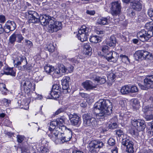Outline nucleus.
<instances>
[{
	"label": "nucleus",
	"instance_id": "f257e3e1",
	"mask_svg": "<svg viewBox=\"0 0 153 153\" xmlns=\"http://www.w3.org/2000/svg\"><path fill=\"white\" fill-rule=\"evenodd\" d=\"M94 107L93 111L97 119H103L112 112V104L109 100H100L94 104Z\"/></svg>",
	"mask_w": 153,
	"mask_h": 153
},
{
	"label": "nucleus",
	"instance_id": "f03ea898",
	"mask_svg": "<svg viewBox=\"0 0 153 153\" xmlns=\"http://www.w3.org/2000/svg\"><path fill=\"white\" fill-rule=\"evenodd\" d=\"M40 18L41 24L42 25L46 26L50 24L48 29L50 33L56 32L62 28L61 22L56 21L54 18L49 15H41Z\"/></svg>",
	"mask_w": 153,
	"mask_h": 153
},
{
	"label": "nucleus",
	"instance_id": "7ed1b4c3",
	"mask_svg": "<svg viewBox=\"0 0 153 153\" xmlns=\"http://www.w3.org/2000/svg\"><path fill=\"white\" fill-rule=\"evenodd\" d=\"M132 126L130 130L131 134L133 135H137L138 132L144 130L146 125L144 120L134 119L131 120Z\"/></svg>",
	"mask_w": 153,
	"mask_h": 153
},
{
	"label": "nucleus",
	"instance_id": "20e7f679",
	"mask_svg": "<svg viewBox=\"0 0 153 153\" xmlns=\"http://www.w3.org/2000/svg\"><path fill=\"white\" fill-rule=\"evenodd\" d=\"M21 90L27 94L30 91H34L35 89V84L31 78H23L21 82Z\"/></svg>",
	"mask_w": 153,
	"mask_h": 153
},
{
	"label": "nucleus",
	"instance_id": "39448f33",
	"mask_svg": "<svg viewBox=\"0 0 153 153\" xmlns=\"http://www.w3.org/2000/svg\"><path fill=\"white\" fill-rule=\"evenodd\" d=\"M109 47L107 45H102V51L105 53H107L105 56V58L108 61L116 62L118 58L119 55L115 52L109 51Z\"/></svg>",
	"mask_w": 153,
	"mask_h": 153
},
{
	"label": "nucleus",
	"instance_id": "423d86ee",
	"mask_svg": "<svg viewBox=\"0 0 153 153\" xmlns=\"http://www.w3.org/2000/svg\"><path fill=\"white\" fill-rule=\"evenodd\" d=\"M14 66L18 68L19 70L24 71L25 70H30L32 68V66L29 65H23L22 66H19V65L24 62L27 64V61L25 57H17L13 60Z\"/></svg>",
	"mask_w": 153,
	"mask_h": 153
},
{
	"label": "nucleus",
	"instance_id": "0eeeda50",
	"mask_svg": "<svg viewBox=\"0 0 153 153\" xmlns=\"http://www.w3.org/2000/svg\"><path fill=\"white\" fill-rule=\"evenodd\" d=\"M90 31L89 28L85 26H82L78 30V33L77 35L78 39L82 42L86 41Z\"/></svg>",
	"mask_w": 153,
	"mask_h": 153
},
{
	"label": "nucleus",
	"instance_id": "6e6552de",
	"mask_svg": "<svg viewBox=\"0 0 153 153\" xmlns=\"http://www.w3.org/2000/svg\"><path fill=\"white\" fill-rule=\"evenodd\" d=\"M84 126H85L95 127L97 125L96 119L91 117L87 114H85L82 116Z\"/></svg>",
	"mask_w": 153,
	"mask_h": 153
},
{
	"label": "nucleus",
	"instance_id": "1a4fd4ad",
	"mask_svg": "<svg viewBox=\"0 0 153 153\" xmlns=\"http://www.w3.org/2000/svg\"><path fill=\"white\" fill-rule=\"evenodd\" d=\"M153 36V33L151 30H142L137 34V38L142 42L148 41Z\"/></svg>",
	"mask_w": 153,
	"mask_h": 153
},
{
	"label": "nucleus",
	"instance_id": "9d476101",
	"mask_svg": "<svg viewBox=\"0 0 153 153\" xmlns=\"http://www.w3.org/2000/svg\"><path fill=\"white\" fill-rule=\"evenodd\" d=\"M110 8V13L114 17L119 16L121 12V7L120 3L118 1L111 3Z\"/></svg>",
	"mask_w": 153,
	"mask_h": 153
},
{
	"label": "nucleus",
	"instance_id": "9b49d317",
	"mask_svg": "<svg viewBox=\"0 0 153 153\" xmlns=\"http://www.w3.org/2000/svg\"><path fill=\"white\" fill-rule=\"evenodd\" d=\"M65 134L61 133V137H59L58 144H62L70 141L72 137V132L71 129L67 128L64 132Z\"/></svg>",
	"mask_w": 153,
	"mask_h": 153
},
{
	"label": "nucleus",
	"instance_id": "f8f14e48",
	"mask_svg": "<svg viewBox=\"0 0 153 153\" xmlns=\"http://www.w3.org/2000/svg\"><path fill=\"white\" fill-rule=\"evenodd\" d=\"M104 145L103 142L99 140H93L89 144V151L91 153H96L97 149L102 148Z\"/></svg>",
	"mask_w": 153,
	"mask_h": 153
},
{
	"label": "nucleus",
	"instance_id": "ddd939ff",
	"mask_svg": "<svg viewBox=\"0 0 153 153\" xmlns=\"http://www.w3.org/2000/svg\"><path fill=\"white\" fill-rule=\"evenodd\" d=\"M68 117L72 125L77 127L80 126L81 122L80 117L77 114H70L68 115Z\"/></svg>",
	"mask_w": 153,
	"mask_h": 153
},
{
	"label": "nucleus",
	"instance_id": "4468645a",
	"mask_svg": "<svg viewBox=\"0 0 153 153\" xmlns=\"http://www.w3.org/2000/svg\"><path fill=\"white\" fill-rule=\"evenodd\" d=\"M62 131L59 130V128H56L55 129L53 128V129L51 134H49L48 136L56 144H58L59 139L58 138V136L60 135L59 132Z\"/></svg>",
	"mask_w": 153,
	"mask_h": 153
},
{
	"label": "nucleus",
	"instance_id": "2eb2a0df",
	"mask_svg": "<svg viewBox=\"0 0 153 153\" xmlns=\"http://www.w3.org/2000/svg\"><path fill=\"white\" fill-rule=\"evenodd\" d=\"M29 19L28 22L29 23H37L40 22V17L38 14L35 11H29L28 12Z\"/></svg>",
	"mask_w": 153,
	"mask_h": 153
},
{
	"label": "nucleus",
	"instance_id": "dca6fc26",
	"mask_svg": "<svg viewBox=\"0 0 153 153\" xmlns=\"http://www.w3.org/2000/svg\"><path fill=\"white\" fill-rule=\"evenodd\" d=\"M145 90L153 88V75H148L144 80Z\"/></svg>",
	"mask_w": 153,
	"mask_h": 153
},
{
	"label": "nucleus",
	"instance_id": "f3484780",
	"mask_svg": "<svg viewBox=\"0 0 153 153\" xmlns=\"http://www.w3.org/2000/svg\"><path fill=\"white\" fill-rule=\"evenodd\" d=\"M16 27V25L15 22L13 21L10 20L7 21L4 26V30L7 29L8 30V32L14 30Z\"/></svg>",
	"mask_w": 153,
	"mask_h": 153
},
{
	"label": "nucleus",
	"instance_id": "a211bd4d",
	"mask_svg": "<svg viewBox=\"0 0 153 153\" xmlns=\"http://www.w3.org/2000/svg\"><path fill=\"white\" fill-rule=\"evenodd\" d=\"M130 5L132 8L136 11H140L142 9V3L140 1L134 0L131 3Z\"/></svg>",
	"mask_w": 153,
	"mask_h": 153
},
{
	"label": "nucleus",
	"instance_id": "6ab92c4d",
	"mask_svg": "<svg viewBox=\"0 0 153 153\" xmlns=\"http://www.w3.org/2000/svg\"><path fill=\"white\" fill-rule=\"evenodd\" d=\"M82 85L86 90L92 89L96 88V86L93 85L91 81L87 80L82 83Z\"/></svg>",
	"mask_w": 153,
	"mask_h": 153
},
{
	"label": "nucleus",
	"instance_id": "aec40b11",
	"mask_svg": "<svg viewBox=\"0 0 153 153\" xmlns=\"http://www.w3.org/2000/svg\"><path fill=\"white\" fill-rule=\"evenodd\" d=\"M125 146L126 147V151L129 153H132L134 152L133 143L132 141L129 140L125 141Z\"/></svg>",
	"mask_w": 153,
	"mask_h": 153
},
{
	"label": "nucleus",
	"instance_id": "412c9836",
	"mask_svg": "<svg viewBox=\"0 0 153 153\" xmlns=\"http://www.w3.org/2000/svg\"><path fill=\"white\" fill-rule=\"evenodd\" d=\"M66 119L64 117H61L56 119L57 121L58 122L59 130H61L62 131L64 132L67 128L66 127L63 125Z\"/></svg>",
	"mask_w": 153,
	"mask_h": 153
},
{
	"label": "nucleus",
	"instance_id": "4be33fe9",
	"mask_svg": "<svg viewBox=\"0 0 153 153\" xmlns=\"http://www.w3.org/2000/svg\"><path fill=\"white\" fill-rule=\"evenodd\" d=\"M70 80L69 77L66 76L61 80L62 89L67 90L69 88V82Z\"/></svg>",
	"mask_w": 153,
	"mask_h": 153
},
{
	"label": "nucleus",
	"instance_id": "5701e85b",
	"mask_svg": "<svg viewBox=\"0 0 153 153\" xmlns=\"http://www.w3.org/2000/svg\"><path fill=\"white\" fill-rule=\"evenodd\" d=\"M145 51L143 50L136 51L134 54L135 59L138 60L139 59L143 60L144 59V56L146 55L147 53H144Z\"/></svg>",
	"mask_w": 153,
	"mask_h": 153
},
{
	"label": "nucleus",
	"instance_id": "b1692460",
	"mask_svg": "<svg viewBox=\"0 0 153 153\" xmlns=\"http://www.w3.org/2000/svg\"><path fill=\"white\" fill-rule=\"evenodd\" d=\"M97 24L101 25H104L108 24L107 18L100 17L97 19Z\"/></svg>",
	"mask_w": 153,
	"mask_h": 153
},
{
	"label": "nucleus",
	"instance_id": "393cba45",
	"mask_svg": "<svg viewBox=\"0 0 153 153\" xmlns=\"http://www.w3.org/2000/svg\"><path fill=\"white\" fill-rule=\"evenodd\" d=\"M1 74L3 75L6 74L15 76L16 73L13 71V68H6L5 70L2 72Z\"/></svg>",
	"mask_w": 153,
	"mask_h": 153
},
{
	"label": "nucleus",
	"instance_id": "a878e982",
	"mask_svg": "<svg viewBox=\"0 0 153 153\" xmlns=\"http://www.w3.org/2000/svg\"><path fill=\"white\" fill-rule=\"evenodd\" d=\"M143 110L144 113L150 114L153 111V105L151 104L150 105H147L143 107Z\"/></svg>",
	"mask_w": 153,
	"mask_h": 153
},
{
	"label": "nucleus",
	"instance_id": "bb28decb",
	"mask_svg": "<svg viewBox=\"0 0 153 153\" xmlns=\"http://www.w3.org/2000/svg\"><path fill=\"white\" fill-rule=\"evenodd\" d=\"M117 41L116 38L114 36H111L109 39V41L108 44L110 46L114 47L116 45Z\"/></svg>",
	"mask_w": 153,
	"mask_h": 153
},
{
	"label": "nucleus",
	"instance_id": "cd10ccee",
	"mask_svg": "<svg viewBox=\"0 0 153 153\" xmlns=\"http://www.w3.org/2000/svg\"><path fill=\"white\" fill-rule=\"evenodd\" d=\"M113 120H114L115 122L117 121V117H114L111 119V123L108 125V127L110 128L114 129L116 128L117 127V125L116 122L112 123L113 122Z\"/></svg>",
	"mask_w": 153,
	"mask_h": 153
},
{
	"label": "nucleus",
	"instance_id": "c85d7f7f",
	"mask_svg": "<svg viewBox=\"0 0 153 153\" xmlns=\"http://www.w3.org/2000/svg\"><path fill=\"white\" fill-rule=\"evenodd\" d=\"M39 146V144H37L36 146V149L39 152L42 153H48L49 152V150L48 148L42 146L40 148L37 147Z\"/></svg>",
	"mask_w": 153,
	"mask_h": 153
},
{
	"label": "nucleus",
	"instance_id": "c756f323",
	"mask_svg": "<svg viewBox=\"0 0 153 153\" xmlns=\"http://www.w3.org/2000/svg\"><path fill=\"white\" fill-rule=\"evenodd\" d=\"M16 40V33H14L9 37L8 44L13 45Z\"/></svg>",
	"mask_w": 153,
	"mask_h": 153
},
{
	"label": "nucleus",
	"instance_id": "7c9ffc66",
	"mask_svg": "<svg viewBox=\"0 0 153 153\" xmlns=\"http://www.w3.org/2000/svg\"><path fill=\"white\" fill-rule=\"evenodd\" d=\"M83 46L84 51L86 52V54L89 55L92 50L89 44L88 43H84Z\"/></svg>",
	"mask_w": 153,
	"mask_h": 153
},
{
	"label": "nucleus",
	"instance_id": "2f4dec72",
	"mask_svg": "<svg viewBox=\"0 0 153 153\" xmlns=\"http://www.w3.org/2000/svg\"><path fill=\"white\" fill-rule=\"evenodd\" d=\"M44 69L47 73L50 74L54 71V68L51 65H47L45 66Z\"/></svg>",
	"mask_w": 153,
	"mask_h": 153
},
{
	"label": "nucleus",
	"instance_id": "473e14b6",
	"mask_svg": "<svg viewBox=\"0 0 153 153\" xmlns=\"http://www.w3.org/2000/svg\"><path fill=\"white\" fill-rule=\"evenodd\" d=\"M90 41L91 42L97 43L100 41V39L98 36H94L91 37Z\"/></svg>",
	"mask_w": 153,
	"mask_h": 153
},
{
	"label": "nucleus",
	"instance_id": "72a5a7b5",
	"mask_svg": "<svg viewBox=\"0 0 153 153\" xmlns=\"http://www.w3.org/2000/svg\"><path fill=\"white\" fill-rule=\"evenodd\" d=\"M50 94V96L49 97L50 98L56 99L58 97L59 95L58 92L52 90L51 91L50 93H49Z\"/></svg>",
	"mask_w": 153,
	"mask_h": 153
},
{
	"label": "nucleus",
	"instance_id": "f704fd0d",
	"mask_svg": "<svg viewBox=\"0 0 153 153\" xmlns=\"http://www.w3.org/2000/svg\"><path fill=\"white\" fill-rule=\"evenodd\" d=\"M147 53L146 55L144 56V59L146 60H152L153 59V56L152 54L150 53L148 51H145L144 53Z\"/></svg>",
	"mask_w": 153,
	"mask_h": 153
},
{
	"label": "nucleus",
	"instance_id": "c9c22d12",
	"mask_svg": "<svg viewBox=\"0 0 153 153\" xmlns=\"http://www.w3.org/2000/svg\"><path fill=\"white\" fill-rule=\"evenodd\" d=\"M45 50L48 51L49 52H53L55 49V48L53 45L51 43H50L46 47Z\"/></svg>",
	"mask_w": 153,
	"mask_h": 153
},
{
	"label": "nucleus",
	"instance_id": "e433bc0d",
	"mask_svg": "<svg viewBox=\"0 0 153 153\" xmlns=\"http://www.w3.org/2000/svg\"><path fill=\"white\" fill-rule=\"evenodd\" d=\"M132 103V106L135 108H138L140 106V102L138 100L136 99H134L131 100Z\"/></svg>",
	"mask_w": 153,
	"mask_h": 153
},
{
	"label": "nucleus",
	"instance_id": "4c0bfd02",
	"mask_svg": "<svg viewBox=\"0 0 153 153\" xmlns=\"http://www.w3.org/2000/svg\"><path fill=\"white\" fill-rule=\"evenodd\" d=\"M58 67L60 70L61 72L62 73H65L66 72L67 70V69L62 64H59L58 65Z\"/></svg>",
	"mask_w": 153,
	"mask_h": 153
},
{
	"label": "nucleus",
	"instance_id": "58836bf2",
	"mask_svg": "<svg viewBox=\"0 0 153 153\" xmlns=\"http://www.w3.org/2000/svg\"><path fill=\"white\" fill-rule=\"evenodd\" d=\"M153 21L149 22L146 23L145 26L146 27L147 29V30H151L152 31V26Z\"/></svg>",
	"mask_w": 153,
	"mask_h": 153
},
{
	"label": "nucleus",
	"instance_id": "ea45409f",
	"mask_svg": "<svg viewBox=\"0 0 153 153\" xmlns=\"http://www.w3.org/2000/svg\"><path fill=\"white\" fill-rule=\"evenodd\" d=\"M50 126L55 128V127L59 128V125L58 124V122L56 120V121H53L51 122L50 123Z\"/></svg>",
	"mask_w": 153,
	"mask_h": 153
},
{
	"label": "nucleus",
	"instance_id": "a19ab883",
	"mask_svg": "<svg viewBox=\"0 0 153 153\" xmlns=\"http://www.w3.org/2000/svg\"><path fill=\"white\" fill-rule=\"evenodd\" d=\"M16 38H17L18 39L17 42L18 43H21L22 42V41L24 39V37L20 34L16 33Z\"/></svg>",
	"mask_w": 153,
	"mask_h": 153
},
{
	"label": "nucleus",
	"instance_id": "79ce46f5",
	"mask_svg": "<svg viewBox=\"0 0 153 153\" xmlns=\"http://www.w3.org/2000/svg\"><path fill=\"white\" fill-rule=\"evenodd\" d=\"M17 138L18 142L21 143L24 140L25 137L24 136L19 135L17 136Z\"/></svg>",
	"mask_w": 153,
	"mask_h": 153
},
{
	"label": "nucleus",
	"instance_id": "37998d69",
	"mask_svg": "<svg viewBox=\"0 0 153 153\" xmlns=\"http://www.w3.org/2000/svg\"><path fill=\"white\" fill-rule=\"evenodd\" d=\"M128 13L129 16L133 18L135 16V11H133L131 8L129 9L128 11Z\"/></svg>",
	"mask_w": 153,
	"mask_h": 153
},
{
	"label": "nucleus",
	"instance_id": "c03bdc74",
	"mask_svg": "<svg viewBox=\"0 0 153 153\" xmlns=\"http://www.w3.org/2000/svg\"><path fill=\"white\" fill-rule=\"evenodd\" d=\"M115 141L113 138H110L108 140V145L110 146H113L115 144Z\"/></svg>",
	"mask_w": 153,
	"mask_h": 153
},
{
	"label": "nucleus",
	"instance_id": "a18cd8bd",
	"mask_svg": "<svg viewBox=\"0 0 153 153\" xmlns=\"http://www.w3.org/2000/svg\"><path fill=\"white\" fill-rule=\"evenodd\" d=\"M101 79L100 82V84L104 83L105 82L106 80L105 78L99 76H97L96 77V80H99L98 79Z\"/></svg>",
	"mask_w": 153,
	"mask_h": 153
},
{
	"label": "nucleus",
	"instance_id": "49530a36",
	"mask_svg": "<svg viewBox=\"0 0 153 153\" xmlns=\"http://www.w3.org/2000/svg\"><path fill=\"white\" fill-rule=\"evenodd\" d=\"M148 14L149 16L151 18V19L153 20V9H150L148 10Z\"/></svg>",
	"mask_w": 153,
	"mask_h": 153
},
{
	"label": "nucleus",
	"instance_id": "de8ad7c7",
	"mask_svg": "<svg viewBox=\"0 0 153 153\" xmlns=\"http://www.w3.org/2000/svg\"><path fill=\"white\" fill-rule=\"evenodd\" d=\"M65 111L64 108H61L57 110L55 113V115H58L59 114L64 112Z\"/></svg>",
	"mask_w": 153,
	"mask_h": 153
},
{
	"label": "nucleus",
	"instance_id": "09e8293b",
	"mask_svg": "<svg viewBox=\"0 0 153 153\" xmlns=\"http://www.w3.org/2000/svg\"><path fill=\"white\" fill-rule=\"evenodd\" d=\"M131 92V86L127 85L125 86V94H127Z\"/></svg>",
	"mask_w": 153,
	"mask_h": 153
},
{
	"label": "nucleus",
	"instance_id": "8fccbe9b",
	"mask_svg": "<svg viewBox=\"0 0 153 153\" xmlns=\"http://www.w3.org/2000/svg\"><path fill=\"white\" fill-rule=\"evenodd\" d=\"M138 91L137 88L135 86H131V92L132 93H135Z\"/></svg>",
	"mask_w": 153,
	"mask_h": 153
},
{
	"label": "nucleus",
	"instance_id": "3c124183",
	"mask_svg": "<svg viewBox=\"0 0 153 153\" xmlns=\"http://www.w3.org/2000/svg\"><path fill=\"white\" fill-rule=\"evenodd\" d=\"M25 42L26 43V45L28 46L29 48H31L33 46V44L32 42L30 41V40H25Z\"/></svg>",
	"mask_w": 153,
	"mask_h": 153
},
{
	"label": "nucleus",
	"instance_id": "603ef678",
	"mask_svg": "<svg viewBox=\"0 0 153 153\" xmlns=\"http://www.w3.org/2000/svg\"><path fill=\"white\" fill-rule=\"evenodd\" d=\"M32 96L33 98L34 99H35L39 98L40 99H41L42 97L41 95H37L36 93H33Z\"/></svg>",
	"mask_w": 153,
	"mask_h": 153
},
{
	"label": "nucleus",
	"instance_id": "864d4df0",
	"mask_svg": "<svg viewBox=\"0 0 153 153\" xmlns=\"http://www.w3.org/2000/svg\"><path fill=\"white\" fill-rule=\"evenodd\" d=\"M116 133L117 134L118 136L119 137H122V136H123V137L124 136L123 131L121 129L117 130Z\"/></svg>",
	"mask_w": 153,
	"mask_h": 153
},
{
	"label": "nucleus",
	"instance_id": "5fc2aeb1",
	"mask_svg": "<svg viewBox=\"0 0 153 153\" xmlns=\"http://www.w3.org/2000/svg\"><path fill=\"white\" fill-rule=\"evenodd\" d=\"M2 101L7 106L9 105V104L10 103V100H8L4 98L2 100Z\"/></svg>",
	"mask_w": 153,
	"mask_h": 153
},
{
	"label": "nucleus",
	"instance_id": "6e6d98bb",
	"mask_svg": "<svg viewBox=\"0 0 153 153\" xmlns=\"http://www.w3.org/2000/svg\"><path fill=\"white\" fill-rule=\"evenodd\" d=\"M60 71V70H59V68L58 67V68H56L55 70L54 74L58 75V76H59L61 75V74L62 73Z\"/></svg>",
	"mask_w": 153,
	"mask_h": 153
},
{
	"label": "nucleus",
	"instance_id": "4d7b16f0",
	"mask_svg": "<svg viewBox=\"0 0 153 153\" xmlns=\"http://www.w3.org/2000/svg\"><path fill=\"white\" fill-rule=\"evenodd\" d=\"M145 118L147 120H152L153 119V115L151 114L146 115Z\"/></svg>",
	"mask_w": 153,
	"mask_h": 153
},
{
	"label": "nucleus",
	"instance_id": "13d9d810",
	"mask_svg": "<svg viewBox=\"0 0 153 153\" xmlns=\"http://www.w3.org/2000/svg\"><path fill=\"white\" fill-rule=\"evenodd\" d=\"M5 18L4 16L0 15V22L1 23H4L5 21Z\"/></svg>",
	"mask_w": 153,
	"mask_h": 153
},
{
	"label": "nucleus",
	"instance_id": "bf43d9fd",
	"mask_svg": "<svg viewBox=\"0 0 153 153\" xmlns=\"http://www.w3.org/2000/svg\"><path fill=\"white\" fill-rule=\"evenodd\" d=\"M52 88L54 90H60L61 88L58 85L56 84L53 85L52 86Z\"/></svg>",
	"mask_w": 153,
	"mask_h": 153
},
{
	"label": "nucleus",
	"instance_id": "052dcab7",
	"mask_svg": "<svg viewBox=\"0 0 153 153\" xmlns=\"http://www.w3.org/2000/svg\"><path fill=\"white\" fill-rule=\"evenodd\" d=\"M152 150L148 149H145L142 152H140L138 153H152Z\"/></svg>",
	"mask_w": 153,
	"mask_h": 153
},
{
	"label": "nucleus",
	"instance_id": "680f3d73",
	"mask_svg": "<svg viewBox=\"0 0 153 153\" xmlns=\"http://www.w3.org/2000/svg\"><path fill=\"white\" fill-rule=\"evenodd\" d=\"M86 13L91 15H93L95 14V11L94 10H87Z\"/></svg>",
	"mask_w": 153,
	"mask_h": 153
},
{
	"label": "nucleus",
	"instance_id": "e2e57ef3",
	"mask_svg": "<svg viewBox=\"0 0 153 153\" xmlns=\"http://www.w3.org/2000/svg\"><path fill=\"white\" fill-rule=\"evenodd\" d=\"M80 95L82 97L84 98H87L89 96L88 94L86 93H81L80 94Z\"/></svg>",
	"mask_w": 153,
	"mask_h": 153
},
{
	"label": "nucleus",
	"instance_id": "0e129e2a",
	"mask_svg": "<svg viewBox=\"0 0 153 153\" xmlns=\"http://www.w3.org/2000/svg\"><path fill=\"white\" fill-rule=\"evenodd\" d=\"M71 62L73 63H78V61L76 59V58H72L70 60Z\"/></svg>",
	"mask_w": 153,
	"mask_h": 153
},
{
	"label": "nucleus",
	"instance_id": "69168bd1",
	"mask_svg": "<svg viewBox=\"0 0 153 153\" xmlns=\"http://www.w3.org/2000/svg\"><path fill=\"white\" fill-rule=\"evenodd\" d=\"M42 76H37L35 78V80L37 82L41 81L42 79Z\"/></svg>",
	"mask_w": 153,
	"mask_h": 153
},
{
	"label": "nucleus",
	"instance_id": "338daca9",
	"mask_svg": "<svg viewBox=\"0 0 153 153\" xmlns=\"http://www.w3.org/2000/svg\"><path fill=\"white\" fill-rule=\"evenodd\" d=\"M112 153H118V149L117 147H115L113 149L111 150Z\"/></svg>",
	"mask_w": 153,
	"mask_h": 153
},
{
	"label": "nucleus",
	"instance_id": "774afa93",
	"mask_svg": "<svg viewBox=\"0 0 153 153\" xmlns=\"http://www.w3.org/2000/svg\"><path fill=\"white\" fill-rule=\"evenodd\" d=\"M150 131H148L149 134H150L149 135L152 136L153 135V127L152 128L149 129Z\"/></svg>",
	"mask_w": 153,
	"mask_h": 153
}]
</instances>
